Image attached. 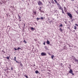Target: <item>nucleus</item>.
<instances>
[{"label":"nucleus","mask_w":78,"mask_h":78,"mask_svg":"<svg viewBox=\"0 0 78 78\" xmlns=\"http://www.w3.org/2000/svg\"><path fill=\"white\" fill-rule=\"evenodd\" d=\"M24 27H25V23H24Z\"/></svg>","instance_id":"nucleus-37"},{"label":"nucleus","mask_w":78,"mask_h":78,"mask_svg":"<svg viewBox=\"0 0 78 78\" xmlns=\"http://www.w3.org/2000/svg\"><path fill=\"white\" fill-rule=\"evenodd\" d=\"M35 73H37H37H39V72L38 70H36L35 72Z\"/></svg>","instance_id":"nucleus-11"},{"label":"nucleus","mask_w":78,"mask_h":78,"mask_svg":"<svg viewBox=\"0 0 78 78\" xmlns=\"http://www.w3.org/2000/svg\"><path fill=\"white\" fill-rule=\"evenodd\" d=\"M51 21H49V23H51Z\"/></svg>","instance_id":"nucleus-40"},{"label":"nucleus","mask_w":78,"mask_h":78,"mask_svg":"<svg viewBox=\"0 0 78 78\" xmlns=\"http://www.w3.org/2000/svg\"><path fill=\"white\" fill-rule=\"evenodd\" d=\"M17 63H19V62H17Z\"/></svg>","instance_id":"nucleus-44"},{"label":"nucleus","mask_w":78,"mask_h":78,"mask_svg":"<svg viewBox=\"0 0 78 78\" xmlns=\"http://www.w3.org/2000/svg\"><path fill=\"white\" fill-rule=\"evenodd\" d=\"M54 1L55 2V3L57 4V5H58V4H59V3L57 1H56V0H54Z\"/></svg>","instance_id":"nucleus-6"},{"label":"nucleus","mask_w":78,"mask_h":78,"mask_svg":"<svg viewBox=\"0 0 78 78\" xmlns=\"http://www.w3.org/2000/svg\"><path fill=\"white\" fill-rule=\"evenodd\" d=\"M23 42H24L25 44H27V41L25 40H24V41H23Z\"/></svg>","instance_id":"nucleus-23"},{"label":"nucleus","mask_w":78,"mask_h":78,"mask_svg":"<svg viewBox=\"0 0 78 78\" xmlns=\"http://www.w3.org/2000/svg\"><path fill=\"white\" fill-rule=\"evenodd\" d=\"M42 8L41 7H40V9H41Z\"/></svg>","instance_id":"nucleus-39"},{"label":"nucleus","mask_w":78,"mask_h":78,"mask_svg":"<svg viewBox=\"0 0 78 78\" xmlns=\"http://www.w3.org/2000/svg\"><path fill=\"white\" fill-rule=\"evenodd\" d=\"M48 3H50V5H51V3H50V1H48Z\"/></svg>","instance_id":"nucleus-35"},{"label":"nucleus","mask_w":78,"mask_h":78,"mask_svg":"<svg viewBox=\"0 0 78 78\" xmlns=\"http://www.w3.org/2000/svg\"><path fill=\"white\" fill-rule=\"evenodd\" d=\"M51 2L52 3H54L55 2H54V1H53V0H51Z\"/></svg>","instance_id":"nucleus-14"},{"label":"nucleus","mask_w":78,"mask_h":78,"mask_svg":"<svg viewBox=\"0 0 78 78\" xmlns=\"http://www.w3.org/2000/svg\"><path fill=\"white\" fill-rule=\"evenodd\" d=\"M20 66L21 67H23V65L22 64V63H21V62H20Z\"/></svg>","instance_id":"nucleus-20"},{"label":"nucleus","mask_w":78,"mask_h":78,"mask_svg":"<svg viewBox=\"0 0 78 78\" xmlns=\"http://www.w3.org/2000/svg\"><path fill=\"white\" fill-rule=\"evenodd\" d=\"M47 44H50V41L48 40H47Z\"/></svg>","instance_id":"nucleus-12"},{"label":"nucleus","mask_w":78,"mask_h":78,"mask_svg":"<svg viewBox=\"0 0 78 78\" xmlns=\"http://www.w3.org/2000/svg\"><path fill=\"white\" fill-rule=\"evenodd\" d=\"M64 9L65 12H66V11H67V9L66 8V7H64Z\"/></svg>","instance_id":"nucleus-9"},{"label":"nucleus","mask_w":78,"mask_h":78,"mask_svg":"<svg viewBox=\"0 0 78 78\" xmlns=\"http://www.w3.org/2000/svg\"><path fill=\"white\" fill-rule=\"evenodd\" d=\"M75 62H77L78 63V60H77L76 59H75Z\"/></svg>","instance_id":"nucleus-17"},{"label":"nucleus","mask_w":78,"mask_h":78,"mask_svg":"<svg viewBox=\"0 0 78 78\" xmlns=\"http://www.w3.org/2000/svg\"><path fill=\"white\" fill-rule=\"evenodd\" d=\"M31 30H34V28H33V27H31Z\"/></svg>","instance_id":"nucleus-25"},{"label":"nucleus","mask_w":78,"mask_h":78,"mask_svg":"<svg viewBox=\"0 0 78 78\" xmlns=\"http://www.w3.org/2000/svg\"><path fill=\"white\" fill-rule=\"evenodd\" d=\"M74 30L76 29V27L75 26H74Z\"/></svg>","instance_id":"nucleus-24"},{"label":"nucleus","mask_w":78,"mask_h":78,"mask_svg":"<svg viewBox=\"0 0 78 78\" xmlns=\"http://www.w3.org/2000/svg\"><path fill=\"white\" fill-rule=\"evenodd\" d=\"M11 70H13V67H12L11 68Z\"/></svg>","instance_id":"nucleus-32"},{"label":"nucleus","mask_w":78,"mask_h":78,"mask_svg":"<svg viewBox=\"0 0 78 78\" xmlns=\"http://www.w3.org/2000/svg\"><path fill=\"white\" fill-rule=\"evenodd\" d=\"M65 22V23H66V24H67V23H66V22Z\"/></svg>","instance_id":"nucleus-42"},{"label":"nucleus","mask_w":78,"mask_h":78,"mask_svg":"<svg viewBox=\"0 0 78 78\" xmlns=\"http://www.w3.org/2000/svg\"><path fill=\"white\" fill-rule=\"evenodd\" d=\"M44 45H45V42H44L43 43Z\"/></svg>","instance_id":"nucleus-34"},{"label":"nucleus","mask_w":78,"mask_h":78,"mask_svg":"<svg viewBox=\"0 0 78 78\" xmlns=\"http://www.w3.org/2000/svg\"><path fill=\"white\" fill-rule=\"evenodd\" d=\"M3 52H5V51H3Z\"/></svg>","instance_id":"nucleus-52"},{"label":"nucleus","mask_w":78,"mask_h":78,"mask_svg":"<svg viewBox=\"0 0 78 78\" xmlns=\"http://www.w3.org/2000/svg\"><path fill=\"white\" fill-rule=\"evenodd\" d=\"M33 13L34 14V15L36 14V11H33Z\"/></svg>","instance_id":"nucleus-13"},{"label":"nucleus","mask_w":78,"mask_h":78,"mask_svg":"<svg viewBox=\"0 0 78 78\" xmlns=\"http://www.w3.org/2000/svg\"><path fill=\"white\" fill-rule=\"evenodd\" d=\"M20 49H21V48H20V47H19L17 48V50H20Z\"/></svg>","instance_id":"nucleus-28"},{"label":"nucleus","mask_w":78,"mask_h":78,"mask_svg":"<svg viewBox=\"0 0 78 78\" xmlns=\"http://www.w3.org/2000/svg\"><path fill=\"white\" fill-rule=\"evenodd\" d=\"M60 27H62V24H61L59 26Z\"/></svg>","instance_id":"nucleus-22"},{"label":"nucleus","mask_w":78,"mask_h":78,"mask_svg":"<svg viewBox=\"0 0 78 78\" xmlns=\"http://www.w3.org/2000/svg\"><path fill=\"white\" fill-rule=\"evenodd\" d=\"M24 76H25V77H26V78H28V76H26V74H25V75H24Z\"/></svg>","instance_id":"nucleus-21"},{"label":"nucleus","mask_w":78,"mask_h":78,"mask_svg":"<svg viewBox=\"0 0 78 78\" xmlns=\"http://www.w3.org/2000/svg\"><path fill=\"white\" fill-rule=\"evenodd\" d=\"M58 0V1H59V0Z\"/></svg>","instance_id":"nucleus-50"},{"label":"nucleus","mask_w":78,"mask_h":78,"mask_svg":"<svg viewBox=\"0 0 78 78\" xmlns=\"http://www.w3.org/2000/svg\"><path fill=\"white\" fill-rule=\"evenodd\" d=\"M15 61H16V62H18L16 60Z\"/></svg>","instance_id":"nucleus-43"},{"label":"nucleus","mask_w":78,"mask_h":78,"mask_svg":"<svg viewBox=\"0 0 78 78\" xmlns=\"http://www.w3.org/2000/svg\"><path fill=\"white\" fill-rule=\"evenodd\" d=\"M37 3L38 5H41V6L43 5V3H42V2L41 1H39L37 2Z\"/></svg>","instance_id":"nucleus-2"},{"label":"nucleus","mask_w":78,"mask_h":78,"mask_svg":"<svg viewBox=\"0 0 78 78\" xmlns=\"http://www.w3.org/2000/svg\"><path fill=\"white\" fill-rule=\"evenodd\" d=\"M61 10L62 11V13L63 14H64L65 13H64V10H63V9H62Z\"/></svg>","instance_id":"nucleus-18"},{"label":"nucleus","mask_w":78,"mask_h":78,"mask_svg":"<svg viewBox=\"0 0 78 78\" xmlns=\"http://www.w3.org/2000/svg\"><path fill=\"white\" fill-rule=\"evenodd\" d=\"M67 28H68V29H70V27H68Z\"/></svg>","instance_id":"nucleus-41"},{"label":"nucleus","mask_w":78,"mask_h":78,"mask_svg":"<svg viewBox=\"0 0 78 78\" xmlns=\"http://www.w3.org/2000/svg\"><path fill=\"white\" fill-rule=\"evenodd\" d=\"M73 20H72V22H73Z\"/></svg>","instance_id":"nucleus-47"},{"label":"nucleus","mask_w":78,"mask_h":78,"mask_svg":"<svg viewBox=\"0 0 78 78\" xmlns=\"http://www.w3.org/2000/svg\"><path fill=\"white\" fill-rule=\"evenodd\" d=\"M57 5L58 6V8L59 9L62 10V9H63V8H62V7L61 6L60 4H58Z\"/></svg>","instance_id":"nucleus-1"},{"label":"nucleus","mask_w":78,"mask_h":78,"mask_svg":"<svg viewBox=\"0 0 78 78\" xmlns=\"http://www.w3.org/2000/svg\"><path fill=\"white\" fill-rule=\"evenodd\" d=\"M6 58H7V59H9V57H6Z\"/></svg>","instance_id":"nucleus-29"},{"label":"nucleus","mask_w":78,"mask_h":78,"mask_svg":"<svg viewBox=\"0 0 78 78\" xmlns=\"http://www.w3.org/2000/svg\"><path fill=\"white\" fill-rule=\"evenodd\" d=\"M51 58L52 59H53V58H54V55H52L51 56Z\"/></svg>","instance_id":"nucleus-19"},{"label":"nucleus","mask_w":78,"mask_h":78,"mask_svg":"<svg viewBox=\"0 0 78 78\" xmlns=\"http://www.w3.org/2000/svg\"><path fill=\"white\" fill-rule=\"evenodd\" d=\"M67 48L66 47V46L63 47V50H67Z\"/></svg>","instance_id":"nucleus-7"},{"label":"nucleus","mask_w":78,"mask_h":78,"mask_svg":"<svg viewBox=\"0 0 78 78\" xmlns=\"http://www.w3.org/2000/svg\"><path fill=\"white\" fill-rule=\"evenodd\" d=\"M14 60L15 61H16V57H14Z\"/></svg>","instance_id":"nucleus-26"},{"label":"nucleus","mask_w":78,"mask_h":78,"mask_svg":"<svg viewBox=\"0 0 78 78\" xmlns=\"http://www.w3.org/2000/svg\"><path fill=\"white\" fill-rule=\"evenodd\" d=\"M42 56H46V53L44 52H42L41 54Z\"/></svg>","instance_id":"nucleus-4"},{"label":"nucleus","mask_w":78,"mask_h":78,"mask_svg":"<svg viewBox=\"0 0 78 78\" xmlns=\"http://www.w3.org/2000/svg\"><path fill=\"white\" fill-rule=\"evenodd\" d=\"M72 1H74V0H71Z\"/></svg>","instance_id":"nucleus-45"},{"label":"nucleus","mask_w":78,"mask_h":78,"mask_svg":"<svg viewBox=\"0 0 78 78\" xmlns=\"http://www.w3.org/2000/svg\"><path fill=\"white\" fill-rule=\"evenodd\" d=\"M39 11H40V12H44V11H42V10H41V9H39Z\"/></svg>","instance_id":"nucleus-15"},{"label":"nucleus","mask_w":78,"mask_h":78,"mask_svg":"<svg viewBox=\"0 0 78 78\" xmlns=\"http://www.w3.org/2000/svg\"><path fill=\"white\" fill-rule=\"evenodd\" d=\"M34 66H36V65H34Z\"/></svg>","instance_id":"nucleus-48"},{"label":"nucleus","mask_w":78,"mask_h":78,"mask_svg":"<svg viewBox=\"0 0 78 78\" xmlns=\"http://www.w3.org/2000/svg\"><path fill=\"white\" fill-rule=\"evenodd\" d=\"M67 14L68 16H69V17H70V18H71V19H72V15L69 12H68L67 13Z\"/></svg>","instance_id":"nucleus-3"},{"label":"nucleus","mask_w":78,"mask_h":78,"mask_svg":"<svg viewBox=\"0 0 78 78\" xmlns=\"http://www.w3.org/2000/svg\"><path fill=\"white\" fill-rule=\"evenodd\" d=\"M44 48H45L47 50H48V48H47V46H45Z\"/></svg>","instance_id":"nucleus-16"},{"label":"nucleus","mask_w":78,"mask_h":78,"mask_svg":"<svg viewBox=\"0 0 78 78\" xmlns=\"http://www.w3.org/2000/svg\"><path fill=\"white\" fill-rule=\"evenodd\" d=\"M69 47H70V45H69Z\"/></svg>","instance_id":"nucleus-46"},{"label":"nucleus","mask_w":78,"mask_h":78,"mask_svg":"<svg viewBox=\"0 0 78 78\" xmlns=\"http://www.w3.org/2000/svg\"><path fill=\"white\" fill-rule=\"evenodd\" d=\"M19 21H20V22H21V21H22V20H20V19H19Z\"/></svg>","instance_id":"nucleus-36"},{"label":"nucleus","mask_w":78,"mask_h":78,"mask_svg":"<svg viewBox=\"0 0 78 78\" xmlns=\"http://www.w3.org/2000/svg\"><path fill=\"white\" fill-rule=\"evenodd\" d=\"M41 18H40V19H41V20H42L44 18L42 17H41Z\"/></svg>","instance_id":"nucleus-27"},{"label":"nucleus","mask_w":78,"mask_h":78,"mask_svg":"<svg viewBox=\"0 0 78 78\" xmlns=\"http://www.w3.org/2000/svg\"><path fill=\"white\" fill-rule=\"evenodd\" d=\"M76 12L77 13V14H78V12L77 11H76Z\"/></svg>","instance_id":"nucleus-38"},{"label":"nucleus","mask_w":78,"mask_h":78,"mask_svg":"<svg viewBox=\"0 0 78 78\" xmlns=\"http://www.w3.org/2000/svg\"><path fill=\"white\" fill-rule=\"evenodd\" d=\"M55 19H53V20H54Z\"/></svg>","instance_id":"nucleus-49"},{"label":"nucleus","mask_w":78,"mask_h":78,"mask_svg":"<svg viewBox=\"0 0 78 78\" xmlns=\"http://www.w3.org/2000/svg\"><path fill=\"white\" fill-rule=\"evenodd\" d=\"M18 19H21V17H20V16L19 14H18Z\"/></svg>","instance_id":"nucleus-8"},{"label":"nucleus","mask_w":78,"mask_h":78,"mask_svg":"<svg viewBox=\"0 0 78 78\" xmlns=\"http://www.w3.org/2000/svg\"><path fill=\"white\" fill-rule=\"evenodd\" d=\"M60 29L58 30L59 31H61V32H62L63 30L62 29H61V27H60L59 28Z\"/></svg>","instance_id":"nucleus-10"},{"label":"nucleus","mask_w":78,"mask_h":78,"mask_svg":"<svg viewBox=\"0 0 78 78\" xmlns=\"http://www.w3.org/2000/svg\"><path fill=\"white\" fill-rule=\"evenodd\" d=\"M51 22H52V21H51Z\"/></svg>","instance_id":"nucleus-51"},{"label":"nucleus","mask_w":78,"mask_h":78,"mask_svg":"<svg viewBox=\"0 0 78 78\" xmlns=\"http://www.w3.org/2000/svg\"><path fill=\"white\" fill-rule=\"evenodd\" d=\"M14 50H17V49L16 48H14Z\"/></svg>","instance_id":"nucleus-33"},{"label":"nucleus","mask_w":78,"mask_h":78,"mask_svg":"<svg viewBox=\"0 0 78 78\" xmlns=\"http://www.w3.org/2000/svg\"><path fill=\"white\" fill-rule=\"evenodd\" d=\"M36 19H37V20H39V19H40V18H36Z\"/></svg>","instance_id":"nucleus-30"},{"label":"nucleus","mask_w":78,"mask_h":78,"mask_svg":"<svg viewBox=\"0 0 78 78\" xmlns=\"http://www.w3.org/2000/svg\"><path fill=\"white\" fill-rule=\"evenodd\" d=\"M70 67H69V69H70V67H71V65H69Z\"/></svg>","instance_id":"nucleus-31"},{"label":"nucleus","mask_w":78,"mask_h":78,"mask_svg":"<svg viewBox=\"0 0 78 78\" xmlns=\"http://www.w3.org/2000/svg\"><path fill=\"white\" fill-rule=\"evenodd\" d=\"M69 72L70 73H71L73 75H74V73H73V71H72V69H70Z\"/></svg>","instance_id":"nucleus-5"}]
</instances>
